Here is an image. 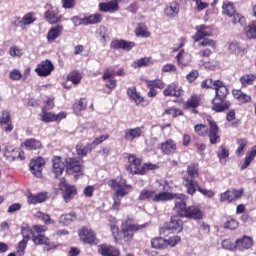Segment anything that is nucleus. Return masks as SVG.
<instances>
[{"mask_svg":"<svg viewBox=\"0 0 256 256\" xmlns=\"http://www.w3.org/2000/svg\"><path fill=\"white\" fill-rule=\"evenodd\" d=\"M208 123V138L211 145H217V143H221V136L219 135V126L217 125V122L208 120Z\"/></svg>","mask_w":256,"mask_h":256,"instance_id":"f8f14e48","label":"nucleus"},{"mask_svg":"<svg viewBox=\"0 0 256 256\" xmlns=\"http://www.w3.org/2000/svg\"><path fill=\"white\" fill-rule=\"evenodd\" d=\"M166 229L173 233H181L183 231V220L177 216L172 217L170 222L167 224Z\"/></svg>","mask_w":256,"mask_h":256,"instance_id":"5701e85b","label":"nucleus"},{"mask_svg":"<svg viewBox=\"0 0 256 256\" xmlns=\"http://www.w3.org/2000/svg\"><path fill=\"white\" fill-rule=\"evenodd\" d=\"M150 65H153L151 57H144L132 62L131 67L139 69V67H149Z\"/></svg>","mask_w":256,"mask_h":256,"instance_id":"c9c22d12","label":"nucleus"},{"mask_svg":"<svg viewBox=\"0 0 256 256\" xmlns=\"http://www.w3.org/2000/svg\"><path fill=\"white\" fill-rule=\"evenodd\" d=\"M202 89H214L215 97L212 100V109L216 113H223V111L231 107V102L225 100L229 95V89L221 80L206 79L201 82Z\"/></svg>","mask_w":256,"mask_h":256,"instance_id":"f257e3e1","label":"nucleus"},{"mask_svg":"<svg viewBox=\"0 0 256 256\" xmlns=\"http://www.w3.org/2000/svg\"><path fill=\"white\" fill-rule=\"evenodd\" d=\"M232 95L240 103H251V96L247 95L241 90H233Z\"/></svg>","mask_w":256,"mask_h":256,"instance_id":"e433bc0d","label":"nucleus"},{"mask_svg":"<svg viewBox=\"0 0 256 256\" xmlns=\"http://www.w3.org/2000/svg\"><path fill=\"white\" fill-rule=\"evenodd\" d=\"M196 34L193 36L194 41H201L204 37H211L213 30L209 26L200 25L196 26Z\"/></svg>","mask_w":256,"mask_h":256,"instance_id":"412c9836","label":"nucleus"},{"mask_svg":"<svg viewBox=\"0 0 256 256\" xmlns=\"http://www.w3.org/2000/svg\"><path fill=\"white\" fill-rule=\"evenodd\" d=\"M101 21H103V15H101L100 13L84 17L85 25H95L97 23H101Z\"/></svg>","mask_w":256,"mask_h":256,"instance_id":"a19ab883","label":"nucleus"},{"mask_svg":"<svg viewBox=\"0 0 256 256\" xmlns=\"http://www.w3.org/2000/svg\"><path fill=\"white\" fill-rule=\"evenodd\" d=\"M143 135V127L128 128L124 131V139L133 142L134 139H139Z\"/></svg>","mask_w":256,"mask_h":256,"instance_id":"b1692460","label":"nucleus"},{"mask_svg":"<svg viewBox=\"0 0 256 256\" xmlns=\"http://www.w3.org/2000/svg\"><path fill=\"white\" fill-rule=\"evenodd\" d=\"M243 197V189H232L228 190L224 193L220 194V201L223 203L225 201H228V203H231L232 201H237V199H241Z\"/></svg>","mask_w":256,"mask_h":256,"instance_id":"2eb2a0df","label":"nucleus"},{"mask_svg":"<svg viewBox=\"0 0 256 256\" xmlns=\"http://www.w3.org/2000/svg\"><path fill=\"white\" fill-rule=\"evenodd\" d=\"M45 12V19L50 25H55L61 22V16H59V9L55 6L47 5Z\"/></svg>","mask_w":256,"mask_h":256,"instance_id":"4468645a","label":"nucleus"},{"mask_svg":"<svg viewBox=\"0 0 256 256\" xmlns=\"http://www.w3.org/2000/svg\"><path fill=\"white\" fill-rule=\"evenodd\" d=\"M0 126L6 133L13 131V123L11 122V114L8 111H3L0 118Z\"/></svg>","mask_w":256,"mask_h":256,"instance_id":"4be33fe9","label":"nucleus"},{"mask_svg":"<svg viewBox=\"0 0 256 256\" xmlns=\"http://www.w3.org/2000/svg\"><path fill=\"white\" fill-rule=\"evenodd\" d=\"M255 157H256V146H254L251 151H248L246 153V156L244 158V163L240 167L241 171H245V169H247V167L251 165V162L253 161V159H255Z\"/></svg>","mask_w":256,"mask_h":256,"instance_id":"72a5a7b5","label":"nucleus"},{"mask_svg":"<svg viewBox=\"0 0 256 256\" xmlns=\"http://www.w3.org/2000/svg\"><path fill=\"white\" fill-rule=\"evenodd\" d=\"M47 201V194L46 193H39V194H30L28 196L27 202L30 205H37V203H45Z\"/></svg>","mask_w":256,"mask_h":256,"instance_id":"473e14b6","label":"nucleus"},{"mask_svg":"<svg viewBox=\"0 0 256 256\" xmlns=\"http://www.w3.org/2000/svg\"><path fill=\"white\" fill-rule=\"evenodd\" d=\"M139 201H152L153 203H159L161 201H169L173 199V194L169 192L157 193L155 190L144 189L140 192Z\"/></svg>","mask_w":256,"mask_h":256,"instance_id":"423d86ee","label":"nucleus"},{"mask_svg":"<svg viewBox=\"0 0 256 256\" xmlns=\"http://www.w3.org/2000/svg\"><path fill=\"white\" fill-rule=\"evenodd\" d=\"M117 9H119V4L117 3V1L99 4V11H102V13H114V11H117Z\"/></svg>","mask_w":256,"mask_h":256,"instance_id":"c85d7f7f","label":"nucleus"},{"mask_svg":"<svg viewBox=\"0 0 256 256\" xmlns=\"http://www.w3.org/2000/svg\"><path fill=\"white\" fill-rule=\"evenodd\" d=\"M127 95L129 97V99H131V101H134V103L136 105H141V103H143L144 99L141 96V94L139 92H137V88L136 87H130L127 89Z\"/></svg>","mask_w":256,"mask_h":256,"instance_id":"c756f323","label":"nucleus"},{"mask_svg":"<svg viewBox=\"0 0 256 256\" xmlns=\"http://www.w3.org/2000/svg\"><path fill=\"white\" fill-rule=\"evenodd\" d=\"M153 249H167V239L163 237H156L151 240Z\"/></svg>","mask_w":256,"mask_h":256,"instance_id":"ea45409f","label":"nucleus"},{"mask_svg":"<svg viewBox=\"0 0 256 256\" xmlns=\"http://www.w3.org/2000/svg\"><path fill=\"white\" fill-rule=\"evenodd\" d=\"M197 135H200L201 137H205L207 135V131L209 130L205 124H198L194 127Z\"/></svg>","mask_w":256,"mask_h":256,"instance_id":"bf43d9fd","label":"nucleus"},{"mask_svg":"<svg viewBox=\"0 0 256 256\" xmlns=\"http://www.w3.org/2000/svg\"><path fill=\"white\" fill-rule=\"evenodd\" d=\"M43 167H45V159L42 157L32 159L29 163L31 173H33V175L38 179L43 177Z\"/></svg>","mask_w":256,"mask_h":256,"instance_id":"9d476101","label":"nucleus"},{"mask_svg":"<svg viewBox=\"0 0 256 256\" xmlns=\"http://www.w3.org/2000/svg\"><path fill=\"white\" fill-rule=\"evenodd\" d=\"M256 76L255 74H244L240 78V83L242 87H249V85H253L255 83Z\"/></svg>","mask_w":256,"mask_h":256,"instance_id":"c03bdc74","label":"nucleus"},{"mask_svg":"<svg viewBox=\"0 0 256 256\" xmlns=\"http://www.w3.org/2000/svg\"><path fill=\"white\" fill-rule=\"evenodd\" d=\"M65 162L59 156H54L52 159V173H54L56 179L63 175V171H65Z\"/></svg>","mask_w":256,"mask_h":256,"instance_id":"a211bd4d","label":"nucleus"},{"mask_svg":"<svg viewBox=\"0 0 256 256\" xmlns=\"http://www.w3.org/2000/svg\"><path fill=\"white\" fill-rule=\"evenodd\" d=\"M180 242H181V237L179 236H172L168 240H166L167 247H175Z\"/></svg>","mask_w":256,"mask_h":256,"instance_id":"e2e57ef3","label":"nucleus"},{"mask_svg":"<svg viewBox=\"0 0 256 256\" xmlns=\"http://www.w3.org/2000/svg\"><path fill=\"white\" fill-rule=\"evenodd\" d=\"M73 221H77V213L75 212L62 214L60 216V223H62V225H71Z\"/></svg>","mask_w":256,"mask_h":256,"instance_id":"58836bf2","label":"nucleus"},{"mask_svg":"<svg viewBox=\"0 0 256 256\" xmlns=\"http://www.w3.org/2000/svg\"><path fill=\"white\" fill-rule=\"evenodd\" d=\"M37 21V17H35L34 12H29L26 15L22 17V20L20 21L21 25L27 26V25H33L34 22Z\"/></svg>","mask_w":256,"mask_h":256,"instance_id":"de8ad7c7","label":"nucleus"},{"mask_svg":"<svg viewBox=\"0 0 256 256\" xmlns=\"http://www.w3.org/2000/svg\"><path fill=\"white\" fill-rule=\"evenodd\" d=\"M136 36L147 39L151 37V32L147 30V26L145 24H139L136 28Z\"/></svg>","mask_w":256,"mask_h":256,"instance_id":"49530a36","label":"nucleus"},{"mask_svg":"<svg viewBox=\"0 0 256 256\" xmlns=\"http://www.w3.org/2000/svg\"><path fill=\"white\" fill-rule=\"evenodd\" d=\"M163 95L165 97H181L183 89H181L179 84L173 82L163 90Z\"/></svg>","mask_w":256,"mask_h":256,"instance_id":"6ab92c4d","label":"nucleus"},{"mask_svg":"<svg viewBox=\"0 0 256 256\" xmlns=\"http://www.w3.org/2000/svg\"><path fill=\"white\" fill-rule=\"evenodd\" d=\"M27 243H29V240H27V238H23L19 242L18 249H17V253L19 254V256L25 255V249L27 248Z\"/></svg>","mask_w":256,"mask_h":256,"instance_id":"13d9d810","label":"nucleus"},{"mask_svg":"<svg viewBox=\"0 0 256 256\" xmlns=\"http://www.w3.org/2000/svg\"><path fill=\"white\" fill-rule=\"evenodd\" d=\"M22 77L23 74L21 73V71H19V69H13L10 71L9 79H11V81H21Z\"/></svg>","mask_w":256,"mask_h":256,"instance_id":"052dcab7","label":"nucleus"},{"mask_svg":"<svg viewBox=\"0 0 256 256\" xmlns=\"http://www.w3.org/2000/svg\"><path fill=\"white\" fill-rule=\"evenodd\" d=\"M147 87H152L153 89H163L165 87V84L162 80H148L147 81Z\"/></svg>","mask_w":256,"mask_h":256,"instance_id":"5fc2aeb1","label":"nucleus"},{"mask_svg":"<svg viewBox=\"0 0 256 256\" xmlns=\"http://www.w3.org/2000/svg\"><path fill=\"white\" fill-rule=\"evenodd\" d=\"M244 33L247 39H256V22H250V24L244 28Z\"/></svg>","mask_w":256,"mask_h":256,"instance_id":"79ce46f5","label":"nucleus"},{"mask_svg":"<svg viewBox=\"0 0 256 256\" xmlns=\"http://www.w3.org/2000/svg\"><path fill=\"white\" fill-rule=\"evenodd\" d=\"M217 156L220 163H222V165H225V163H227V159H229V149H227L224 145L220 146L217 152Z\"/></svg>","mask_w":256,"mask_h":256,"instance_id":"37998d69","label":"nucleus"},{"mask_svg":"<svg viewBox=\"0 0 256 256\" xmlns=\"http://www.w3.org/2000/svg\"><path fill=\"white\" fill-rule=\"evenodd\" d=\"M176 59L178 65H180L181 67H188V65L191 63V56L184 52V50H181L177 54Z\"/></svg>","mask_w":256,"mask_h":256,"instance_id":"2f4dec72","label":"nucleus"},{"mask_svg":"<svg viewBox=\"0 0 256 256\" xmlns=\"http://www.w3.org/2000/svg\"><path fill=\"white\" fill-rule=\"evenodd\" d=\"M23 145L28 149V151H37V149H41L42 147L41 141L34 138L26 139Z\"/></svg>","mask_w":256,"mask_h":256,"instance_id":"f704fd0d","label":"nucleus"},{"mask_svg":"<svg viewBox=\"0 0 256 256\" xmlns=\"http://www.w3.org/2000/svg\"><path fill=\"white\" fill-rule=\"evenodd\" d=\"M81 79H83V76L81 75V72L77 70L72 71L68 75V81H71L73 85H79V83H81Z\"/></svg>","mask_w":256,"mask_h":256,"instance_id":"09e8293b","label":"nucleus"},{"mask_svg":"<svg viewBox=\"0 0 256 256\" xmlns=\"http://www.w3.org/2000/svg\"><path fill=\"white\" fill-rule=\"evenodd\" d=\"M196 189L199 193H201V195L207 197L208 199H211V197L215 196V192H213L212 190L202 188L201 186H199V184H197Z\"/></svg>","mask_w":256,"mask_h":256,"instance_id":"4d7b16f0","label":"nucleus"},{"mask_svg":"<svg viewBox=\"0 0 256 256\" xmlns=\"http://www.w3.org/2000/svg\"><path fill=\"white\" fill-rule=\"evenodd\" d=\"M199 177V167L195 164H191L187 167V174L183 176V185L186 187V193L193 195L197 193V184L195 179Z\"/></svg>","mask_w":256,"mask_h":256,"instance_id":"39448f33","label":"nucleus"},{"mask_svg":"<svg viewBox=\"0 0 256 256\" xmlns=\"http://www.w3.org/2000/svg\"><path fill=\"white\" fill-rule=\"evenodd\" d=\"M199 106V99L197 96H192L187 102H186V107H192L195 109L196 107Z\"/></svg>","mask_w":256,"mask_h":256,"instance_id":"0e129e2a","label":"nucleus"},{"mask_svg":"<svg viewBox=\"0 0 256 256\" xmlns=\"http://www.w3.org/2000/svg\"><path fill=\"white\" fill-rule=\"evenodd\" d=\"M237 143L239 146L236 150V155H237V157H243V155H244L243 151H244L245 147H247V140L240 139L237 141Z\"/></svg>","mask_w":256,"mask_h":256,"instance_id":"864d4df0","label":"nucleus"},{"mask_svg":"<svg viewBox=\"0 0 256 256\" xmlns=\"http://www.w3.org/2000/svg\"><path fill=\"white\" fill-rule=\"evenodd\" d=\"M174 201V212L178 217L184 219H193L194 221H201L203 219V212L201 207L197 205H191L187 207V199L189 197L185 194H173Z\"/></svg>","mask_w":256,"mask_h":256,"instance_id":"f03ea898","label":"nucleus"},{"mask_svg":"<svg viewBox=\"0 0 256 256\" xmlns=\"http://www.w3.org/2000/svg\"><path fill=\"white\" fill-rule=\"evenodd\" d=\"M128 161L130 163V172L134 175H143V169H141V159L137 158L135 155H129Z\"/></svg>","mask_w":256,"mask_h":256,"instance_id":"aec40b11","label":"nucleus"},{"mask_svg":"<svg viewBox=\"0 0 256 256\" xmlns=\"http://www.w3.org/2000/svg\"><path fill=\"white\" fill-rule=\"evenodd\" d=\"M149 222L144 224H129V221L122 223V233L124 241H131L133 239V231H142V229H147Z\"/></svg>","mask_w":256,"mask_h":256,"instance_id":"0eeeda50","label":"nucleus"},{"mask_svg":"<svg viewBox=\"0 0 256 256\" xmlns=\"http://www.w3.org/2000/svg\"><path fill=\"white\" fill-rule=\"evenodd\" d=\"M85 167L83 166V161L77 158L66 159V172L68 175H73L76 173V177L83 175Z\"/></svg>","mask_w":256,"mask_h":256,"instance_id":"6e6552de","label":"nucleus"},{"mask_svg":"<svg viewBox=\"0 0 256 256\" xmlns=\"http://www.w3.org/2000/svg\"><path fill=\"white\" fill-rule=\"evenodd\" d=\"M92 150L93 149H91V144H88L87 146L78 144L76 146L77 155H79L80 157H87V153H89V151H92Z\"/></svg>","mask_w":256,"mask_h":256,"instance_id":"8fccbe9b","label":"nucleus"},{"mask_svg":"<svg viewBox=\"0 0 256 256\" xmlns=\"http://www.w3.org/2000/svg\"><path fill=\"white\" fill-rule=\"evenodd\" d=\"M98 252L100 255L103 256H119V250H117L115 247L107 246V245H100L98 247Z\"/></svg>","mask_w":256,"mask_h":256,"instance_id":"7c9ffc66","label":"nucleus"},{"mask_svg":"<svg viewBox=\"0 0 256 256\" xmlns=\"http://www.w3.org/2000/svg\"><path fill=\"white\" fill-rule=\"evenodd\" d=\"M222 13L228 17H233V15H235V5L231 2H224L222 6Z\"/></svg>","mask_w":256,"mask_h":256,"instance_id":"a18cd8bd","label":"nucleus"},{"mask_svg":"<svg viewBox=\"0 0 256 256\" xmlns=\"http://www.w3.org/2000/svg\"><path fill=\"white\" fill-rule=\"evenodd\" d=\"M87 109V99L81 98L78 102L73 104V111L76 115H81Z\"/></svg>","mask_w":256,"mask_h":256,"instance_id":"4c0bfd02","label":"nucleus"},{"mask_svg":"<svg viewBox=\"0 0 256 256\" xmlns=\"http://www.w3.org/2000/svg\"><path fill=\"white\" fill-rule=\"evenodd\" d=\"M40 117L43 123H55V122L61 121L62 119H65L67 117V114H65V112L53 114L47 111V106H44L42 107V112L40 114Z\"/></svg>","mask_w":256,"mask_h":256,"instance_id":"1a4fd4ad","label":"nucleus"},{"mask_svg":"<svg viewBox=\"0 0 256 256\" xmlns=\"http://www.w3.org/2000/svg\"><path fill=\"white\" fill-rule=\"evenodd\" d=\"M79 237L81 241L88 245H95L97 243V236L95 235V232L88 228H82L79 231Z\"/></svg>","mask_w":256,"mask_h":256,"instance_id":"dca6fc26","label":"nucleus"},{"mask_svg":"<svg viewBox=\"0 0 256 256\" xmlns=\"http://www.w3.org/2000/svg\"><path fill=\"white\" fill-rule=\"evenodd\" d=\"M162 155H175L177 153V143L173 139H168L160 144Z\"/></svg>","mask_w":256,"mask_h":256,"instance_id":"f3484780","label":"nucleus"},{"mask_svg":"<svg viewBox=\"0 0 256 256\" xmlns=\"http://www.w3.org/2000/svg\"><path fill=\"white\" fill-rule=\"evenodd\" d=\"M62 33H63V25H56L54 27H51L47 33L48 43H53L56 39H59Z\"/></svg>","mask_w":256,"mask_h":256,"instance_id":"a878e982","label":"nucleus"},{"mask_svg":"<svg viewBox=\"0 0 256 256\" xmlns=\"http://www.w3.org/2000/svg\"><path fill=\"white\" fill-rule=\"evenodd\" d=\"M72 23L75 27H79V25H85V18H79V16H73L71 18Z\"/></svg>","mask_w":256,"mask_h":256,"instance_id":"774afa93","label":"nucleus"},{"mask_svg":"<svg viewBox=\"0 0 256 256\" xmlns=\"http://www.w3.org/2000/svg\"><path fill=\"white\" fill-rule=\"evenodd\" d=\"M239 227V222L237 220L230 218L224 223V229H237Z\"/></svg>","mask_w":256,"mask_h":256,"instance_id":"680f3d73","label":"nucleus"},{"mask_svg":"<svg viewBox=\"0 0 256 256\" xmlns=\"http://www.w3.org/2000/svg\"><path fill=\"white\" fill-rule=\"evenodd\" d=\"M59 189L61 192H63V198L65 203H69V201H71V199H73V197L77 195V189L75 188V186H70L65 180H62L59 183Z\"/></svg>","mask_w":256,"mask_h":256,"instance_id":"9b49d317","label":"nucleus"},{"mask_svg":"<svg viewBox=\"0 0 256 256\" xmlns=\"http://www.w3.org/2000/svg\"><path fill=\"white\" fill-rule=\"evenodd\" d=\"M9 53L11 57H21L23 55V52L17 46L11 47Z\"/></svg>","mask_w":256,"mask_h":256,"instance_id":"338daca9","label":"nucleus"},{"mask_svg":"<svg viewBox=\"0 0 256 256\" xmlns=\"http://www.w3.org/2000/svg\"><path fill=\"white\" fill-rule=\"evenodd\" d=\"M108 185L115 190L112 211H119V207H121V199H123L125 195H129V192L131 189H133V186L131 184H127V180L124 178H115L109 180Z\"/></svg>","mask_w":256,"mask_h":256,"instance_id":"7ed1b4c3","label":"nucleus"},{"mask_svg":"<svg viewBox=\"0 0 256 256\" xmlns=\"http://www.w3.org/2000/svg\"><path fill=\"white\" fill-rule=\"evenodd\" d=\"M251 247H253V239L249 236L236 240L235 249H238V251H247Z\"/></svg>","mask_w":256,"mask_h":256,"instance_id":"393cba45","label":"nucleus"},{"mask_svg":"<svg viewBox=\"0 0 256 256\" xmlns=\"http://www.w3.org/2000/svg\"><path fill=\"white\" fill-rule=\"evenodd\" d=\"M54 69L55 67L53 66V63L50 60H45L37 65L35 72L38 77H49V75L53 73Z\"/></svg>","mask_w":256,"mask_h":256,"instance_id":"ddd939ff","label":"nucleus"},{"mask_svg":"<svg viewBox=\"0 0 256 256\" xmlns=\"http://www.w3.org/2000/svg\"><path fill=\"white\" fill-rule=\"evenodd\" d=\"M180 6L177 2H171L164 9V15L166 17H177L179 15Z\"/></svg>","mask_w":256,"mask_h":256,"instance_id":"cd10ccee","label":"nucleus"},{"mask_svg":"<svg viewBox=\"0 0 256 256\" xmlns=\"http://www.w3.org/2000/svg\"><path fill=\"white\" fill-rule=\"evenodd\" d=\"M111 49H123L124 51H131L132 47H135L134 42H127L125 40H113L110 43Z\"/></svg>","mask_w":256,"mask_h":256,"instance_id":"bb28decb","label":"nucleus"},{"mask_svg":"<svg viewBox=\"0 0 256 256\" xmlns=\"http://www.w3.org/2000/svg\"><path fill=\"white\" fill-rule=\"evenodd\" d=\"M36 217H38V219H41V221H44V223H46V225L51 224V216H49L48 214L42 213V212H37Z\"/></svg>","mask_w":256,"mask_h":256,"instance_id":"69168bd1","label":"nucleus"},{"mask_svg":"<svg viewBox=\"0 0 256 256\" xmlns=\"http://www.w3.org/2000/svg\"><path fill=\"white\" fill-rule=\"evenodd\" d=\"M230 17L232 18V23L234 25H237V23H239L240 25H245V23H246L245 17L243 15H241L240 13L234 12V14Z\"/></svg>","mask_w":256,"mask_h":256,"instance_id":"603ef678","label":"nucleus"},{"mask_svg":"<svg viewBox=\"0 0 256 256\" xmlns=\"http://www.w3.org/2000/svg\"><path fill=\"white\" fill-rule=\"evenodd\" d=\"M47 231V227L41 225H35L32 229L29 227H22L21 235L23 239H31L34 245H49V238H47L43 233Z\"/></svg>","mask_w":256,"mask_h":256,"instance_id":"20e7f679","label":"nucleus"},{"mask_svg":"<svg viewBox=\"0 0 256 256\" xmlns=\"http://www.w3.org/2000/svg\"><path fill=\"white\" fill-rule=\"evenodd\" d=\"M163 115H171L172 117H179L183 115V110L177 108H168L164 111Z\"/></svg>","mask_w":256,"mask_h":256,"instance_id":"6e6d98bb","label":"nucleus"},{"mask_svg":"<svg viewBox=\"0 0 256 256\" xmlns=\"http://www.w3.org/2000/svg\"><path fill=\"white\" fill-rule=\"evenodd\" d=\"M109 139V134H103L94 139L92 143H90V149H95L97 145H101L103 141H107Z\"/></svg>","mask_w":256,"mask_h":256,"instance_id":"3c124183","label":"nucleus"}]
</instances>
